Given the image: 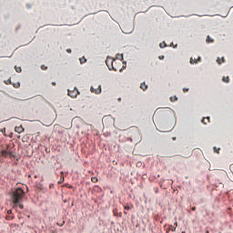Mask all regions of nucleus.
I'll return each mask as SVG.
<instances>
[{
    "instance_id": "27",
    "label": "nucleus",
    "mask_w": 233,
    "mask_h": 233,
    "mask_svg": "<svg viewBox=\"0 0 233 233\" xmlns=\"http://www.w3.org/2000/svg\"><path fill=\"white\" fill-rule=\"evenodd\" d=\"M7 214L10 216V214H12V210H7Z\"/></svg>"
},
{
    "instance_id": "12",
    "label": "nucleus",
    "mask_w": 233,
    "mask_h": 233,
    "mask_svg": "<svg viewBox=\"0 0 233 233\" xmlns=\"http://www.w3.org/2000/svg\"><path fill=\"white\" fill-rule=\"evenodd\" d=\"M170 101L171 103H176V101L177 100V96H170Z\"/></svg>"
},
{
    "instance_id": "17",
    "label": "nucleus",
    "mask_w": 233,
    "mask_h": 233,
    "mask_svg": "<svg viewBox=\"0 0 233 233\" xmlns=\"http://www.w3.org/2000/svg\"><path fill=\"white\" fill-rule=\"evenodd\" d=\"M41 70H48V67L45 65L41 66Z\"/></svg>"
},
{
    "instance_id": "19",
    "label": "nucleus",
    "mask_w": 233,
    "mask_h": 233,
    "mask_svg": "<svg viewBox=\"0 0 233 233\" xmlns=\"http://www.w3.org/2000/svg\"><path fill=\"white\" fill-rule=\"evenodd\" d=\"M160 48H165V46H167V44L166 43H161L159 45Z\"/></svg>"
},
{
    "instance_id": "3",
    "label": "nucleus",
    "mask_w": 233,
    "mask_h": 233,
    "mask_svg": "<svg viewBox=\"0 0 233 233\" xmlns=\"http://www.w3.org/2000/svg\"><path fill=\"white\" fill-rule=\"evenodd\" d=\"M114 61H116V59H114V58H106V65L109 68V70H115V72H117V69H116L114 67Z\"/></svg>"
},
{
    "instance_id": "32",
    "label": "nucleus",
    "mask_w": 233,
    "mask_h": 233,
    "mask_svg": "<svg viewBox=\"0 0 233 233\" xmlns=\"http://www.w3.org/2000/svg\"><path fill=\"white\" fill-rule=\"evenodd\" d=\"M168 232H170V229H167V233H168Z\"/></svg>"
},
{
    "instance_id": "33",
    "label": "nucleus",
    "mask_w": 233,
    "mask_h": 233,
    "mask_svg": "<svg viewBox=\"0 0 233 233\" xmlns=\"http://www.w3.org/2000/svg\"><path fill=\"white\" fill-rule=\"evenodd\" d=\"M206 233H209L208 230H206Z\"/></svg>"
},
{
    "instance_id": "26",
    "label": "nucleus",
    "mask_w": 233,
    "mask_h": 233,
    "mask_svg": "<svg viewBox=\"0 0 233 233\" xmlns=\"http://www.w3.org/2000/svg\"><path fill=\"white\" fill-rule=\"evenodd\" d=\"M158 59L163 60V59H165V56H158Z\"/></svg>"
},
{
    "instance_id": "6",
    "label": "nucleus",
    "mask_w": 233,
    "mask_h": 233,
    "mask_svg": "<svg viewBox=\"0 0 233 233\" xmlns=\"http://www.w3.org/2000/svg\"><path fill=\"white\" fill-rule=\"evenodd\" d=\"M90 91L93 93V94H101V85H98L96 89L94 88V86H91L90 87Z\"/></svg>"
},
{
    "instance_id": "4",
    "label": "nucleus",
    "mask_w": 233,
    "mask_h": 233,
    "mask_svg": "<svg viewBox=\"0 0 233 233\" xmlns=\"http://www.w3.org/2000/svg\"><path fill=\"white\" fill-rule=\"evenodd\" d=\"M5 150L10 154V159L15 157V153H14V146H12L11 144H7Z\"/></svg>"
},
{
    "instance_id": "35",
    "label": "nucleus",
    "mask_w": 233,
    "mask_h": 233,
    "mask_svg": "<svg viewBox=\"0 0 233 233\" xmlns=\"http://www.w3.org/2000/svg\"><path fill=\"white\" fill-rule=\"evenodd\" d=\"M121 59H123V56H121Z\"/></svg>"
},
{
    "instance_id": "15",
    "label": "nucleus",
    "mask_w": 233,
    "mask_h": 233,
    "mask_svg": "<svg viewBox=\"0 0 233 233\" xmlns=\"http://www.w3.org/2000/svg\"><path fill=\"white\" fill-rule=\"evenodd\" d=\"M15 72H17V73L19 74V73H21V70H22V69H21V66H15Z\"/></svg>"
},
{
    "instance_id": "29",
    "label": "nucleus",
    "mask_w": 233,
    "mask_h": 233,
    "mask_svg": "<svg viewBox=\"0 0 233 233\" xmlns=\"http://www.w3.org/2000/svg\"><path fill=\"white\" fill-rule=\"evenodd\" d=\"M191 210H193V211L196 210V207H193V208H191Z\"/></svg>"
},
{
    "instance_id": "21",
    "label": "nucleus",
    "mask_w": 233,
    "mask_h": 233,
    "mask_svg": "<svg viewBox=\"0 0 233 233\" xmlns=\"http://www.w3.org/2000/svg\"><path fill=\"white\" fill-rule=\"evenodd\" d=\"M18 207H19V208H21L22 210H23V208H25V206H23V204H21V203L18 204Z\"/></svg>"
},
{
    "instance_id": "5",
    "label": "nucleus",
    "mask_w": 233,
    "mask_h": 233,
    "mask_svg": "<svg viewBox=\"0 0 233 233\" xmlns=\"http://www.w3.org/2000/svg\"><path fill=\"white\" fill-rule=\"evenodd\" d=\"M67 94L70 97H77L79 96V90H77L76 87H74L73 90L68 89Z\"/></svg>"
},
{
    "instance_id": "14",
    "label": "nucleus",
    "mask_w": 233,
    "mask_h": 233,
    "mask_svg": "<svg viewBox=\"0 0 233 233\" xmlns=\"http://www.w3.org/2000/svg\"><path fill=\"white\" fill-rule=\"evenodd\" d=\"M207 43H214V39H212L209 35H208Z\"/></svg>"
},
{
    "instance_id": "36",
    "label": "nucleus",
    "mask_w": 233,
    "mask_h": 233,
    "mask_svg": "<svg viewBox=\"0 0 233 233\" xmlns=\"http://www.w3.org/2000/svg\"><path fill=\"white\" fill-rule=\"evenodd\" d=\"M182 233H187V232H185V231H182Z\"/></svg>"
},
{
    "instance_id": "8",
    "label": "nucleus",
    "mask_w": 233,
    "mask_h": 233,
    "mask_svg": "<svg viewBox=\"0 0 233 233\" xmlns=\"http://www.w3.org/2000/svg\"><path fill=\"white\" fill-rule=\"evenodd\" d=\"M1 156L2 157H10V153L8 151H5V149H2Z\"/></svg>"
},
{
    "instance_id": "7",
    "label": "nucleus",
    "mask_w": 233,
    "mask_h": 233,
    "mask_svg": "<svg viewBox=\"0 0 233 233\" xmlns=\"http://www.w3.org/2000/svg\"><path fill=\"white\" fill-rule=\"evenodd\" d=\"M15 132H16L17 134H23V132H25V128L23 127V126L15 127Z\"/></svg>"
},
{
    "instance_id": "25",
    "label": "nucleus",
    "mask_w": 233,
    "mask_h": 233,
    "mask_svg": "<svg viewBox=\"0 0 233 233\" xmlns=\"http://www.w3.org/2000/svg\"><path fill=\"white\" fill-rule=\"evenodd\" d=\"M67 54H72V49H66Z\"/></svg>"
},
{
    "instance_id": "23",
    "label": "nucleus",
    "mask_w": 233,
    "mask_h": 233,
    "mask_svg": "<svg viewBox=\"0 0 233 233\" xmlns=\"http://www.w3.org/2000/svg\"><path fill=\"white\" fill-rule=\"evenodd\" d=\"M183 92H184V93L188 92V88H187V87H184V88H183Z\"/></svg>"
},
{
    "instance_id": "11",
    "label": "nucleus",
    "mask_w": 233,
    "mask_h": 233,
    "mask_svg": "<svg viewBox=\"0 0 233 233\" xmlns=\"http://www.w3.org/2000/svg\"><path fill=\"white\" fill-rule=\"evenodd\" d=\"M140 88L142 90H147L148 88V86H147V84H145V83H142V84H140Z\"/></svg>"
},
{
    "instance_id": "16",
    "label": "nucleus",
    "mask_w": 233,
    "mask_h": 233,
    "mask_svg": "<svg viewBox=\"0 0 233 233\" xmlns=\"http://www.w3.org/2000/svg\"><path fill=\"white\" fill-rule=\"evenodd\" d=\"M80 63L83 65L84 63H86V59L85 57L80 58Z\"/></svg>"
},
{
    "instance_id": "1",
    "label": "nucleus",
    "mask_w": 233,
    "mask_h": 233,
    "mask_svg": "<svg viewBox=\"0 0 233 233\" xmlns=\"http://www.w3.org/2000/svg\"><path fill=\"white\" fill-rule=\"evenodd\" d=\"M24 198H25V190H23V188L21 187L15 189L11 196V199L15 207H17L19 203H23Z\"/></svg>"
},
{
    "instance_id": "31",
    "label": "nucleus",
    "mask_w": 233,
    "mask_h": 233,
    "mask_svg": "<svg viewBox=\"0 0 233 233\" xmlns=\"http://www.w3.org/2000/svg\"><path fill=\"white\" fill-rule=\"evenodd\" d=\"M203 123H204V125H207V122H205V120H203Z\"/></svg>"
},
{
    "instance_id": "20",
    "label": "nucleus",
    "mask_w": 233,
    "mask_h": 233,
    "mask_svg": "<svg viewBox=\"0 0 233 233\" xmlns=\"http://www.w3.org/2000/svg\"><path fill=\"white\" fill-rule=\"evenodd\" d=\"M223 81H224L225 83H228V81H229L228 76L224 77V78H223Z\"/></svg>"
},
{
    "instance_id": "13",
    "label": "nucleus",
    "mask_w": 233,
    "mask_h": 233,
    "mask_svg": "<svg viewBox=\"0 0 233 233\" xmlns=\"http://www.w3.org/2000/svg\"><path fill=\"white\" fill-rule=\"evenodd\" d=\"M218 65H222V63H225V57L218 58Z\"/></svg>"
},
{
    "instance_id": "30",
    "label": "nucleus",
    "mask_w": 233,
    "mask_h": 233,
    "mask_svg": "<svg viewBox=\"0 0 233 233\" xmlns=\"http://www.w3.org/2000/svg\"><path fill=\"white\" fill-rule=\"evenodd\" d=\"M207 119H208V121H210V117L209 116H208Z\"/></svg>"
},
{
    "instance_id": "24",
    "label": "nucleus",
    "mask_w": 233,
    "mask_h": 233,
    "mask_svg": "<svg viewBox=\"0 0 233 233\" xmlns=\"http://www.w3.org/2000/svg\"><path fill=\"white\" fill-rule=\"evenodd\" d=\"M125 210H130V207L129 206H125Z\"/></svg>"
},
{
    "instance_id": "28",
    "label": "nucleus",
    "mask_w": 233,
    "mask_h": 233,
    "mask_svg": "<svg viewBox=\"0 0 233 233\" xmlns=\"http://www.w3.org/2000/svg\"><path fill=\"white\" fill-rule=\"evenodd\" d=\"M53 86H56V82H52Z\"/></svg>"
},
{
    "instance_id": "10",
    "label": "nucleus",
    "mask_w": 233,
    "mask_h": 233,
    "mask_svg": "<svg viewBox=\"0 0 233 233\" xmlns=\"http://www.w3.org/2000/svg\"><path fill=\"white\" fill-rule=\"evenodd\" d=\"M198 61H201V57H198V59H195L194 60V58H190V61H189V63L191 64V65H194V63H198Z\"/></svg>"
},
{
    "instance_id": "34",
    "label": "nucleus",
    "mask_w": 233,
    "mask_h": 233,
    "mask_svg": "<svg viewBox=\"0 0 233 233\" xmlns=\"http://www.w3.org/2000/svg\"><path fill=\"white\" fill-rule=\"evenodd\" d=\"M9 137H12V134H11V135H9Z\"/></svg>"
},
{
    "instance_id": "9",
    "label": "nucleus",
    "mask_w": 233,
    "mask_h": 233,
    "mask_svg": "<svg viewBox=\"0 0 233 233\" xmlns=\"http://www.w3.org/2000/svg\"><path fill=\"white\" fill-rule=\"evenodd\" d=\"M168 228L171 232H176V228H177V222H175L173 226H169Z\"/></svg>"
},
{
    "instance_id": "22",
    "label": "nucleus",
    "mask_w": 233,
    "mask_h": 233,
    "mask_svg": "<svg viewBox=\"0 0 233 233\" xmlns=\"http://www.w3.org/2000/svg\"><path fill=\"white\" fill-rule=\"evenodd\" d=\"M12 83V80L9 78L6 82L5 85H10Z\"/></svg>"
},
{
    "instance_id": "18",
    "label": "nucleus",
    "mask_w": 233,
    "mask_h": 233,
    "mask_svg": "<svg viewBox=\"0 0 233 233\" xmlns=\"http://www.w3.org/2000/svg\"><path fill=\"white\" fill-rule=\"evenodd\" d=\"M91 181L92 183H97V177H92Z\"/></svg>"
},
{
    "instance_id": "2",
    "label": "nucleus",
    "mask_w": 233,
    "mask_h": 233,
    "mask_svg": "<svg viewBox=\"0 0 233 233\" xmlns=\"http://www.w3.org/2000/svg\"><path fill=\"white\" fill-rule=\"evenodd\" d=\"M130 139L131 141H134V143H139L141 141V135L139 134V130L137 128H135L133 130H129Z\"/></svg>"
}]
</instances>
